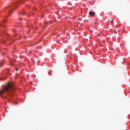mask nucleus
<instances>
[{
  "label": "nucleus",
  "mask_w": 130,
  "mask_h": 130,
  "mask_svg": "<svg viewBox=\"0 0 130 130\" xmlns=\"http://www.w3.org/2000/svg\"><path fill=\"white\" fill-rule=\"evenodd\" d=\"M14 89V88L12 84L10 83H8L3 89L0 90V95H2L4 93L5 91H6L8 93V95L12 97H13L12 91H13Z\"/></svg>",
  "instance_id": "f257e3e1"
},
{
  "label": "nucleus",
  "mask_w": 130,
  "mask_h": 130,
  "mask_svg": "<svg viewBox=\"0 0 130 130\" xmlns=\"http://www.w3.org/2000/svg\"><path fill=\"white\" fill-rule=\"evenodd\" d=\"M23 3V1H21L19 2H18L15 3L14 5V8H17L18 7L17 5L18 4H21L22 3Z\"/></svg>",
  "instance_id": "f03ea898"
},
{
  "label": "nucleus",
  "mask_w": 130,
  "mask_h": 130,
  "mask_svg": "<svg viewBox=\"0 0 130 130\" xmlns=\"http://www.w3.org/2000/svg\"><path fill=\"white\" fill-rule=\"evenodd\" d=\"M4 63L3 60H0V67L3 66V65Z\"/></svg>",
  "instance_id": "7ed1b4c3"
},
{
  "label": "nucleus",
  "mask_w": 130,
  "mask_h": 130,
  "mask_svg": "<svg viewBox=\"0 0 130 130\" xmlns=\"http://www.w3.org/2000/svg\"><path fill=\"white\" fill-rule=\"evenodd\" d=\"M89 14L92 16H93L95 14V13L94 12H92V11H90L89 12Z\"/></svg>",
  "instance_id": "20e7f679"
},
{
  "label": "nucleus",
  "mask_w": 130,
  "mask_h": 130,
  "mask_svg": "<svg viewBox=\"0 0 130 130\" xmlns=\"http://www.w3.org/2000/svg\"><path fill=\"white\" fill-rule=\"evenodd\" d=\"M25 10H23V12H19V14H20L21 13L22 15H24L25 14Z\"/></svg>",
  "instance_id": "39448f33"
},
{
  "label": "nucleus",
  "mask_w": 130,
  "mask_h": 130,
  "mask_svg": "<svg viewBox=\"0 0 130 130\" xmlns=\"http://www.w3.org/2000/svg\"><path fill=\"white\" fill-rule=\"evenodd\" d=\"M6 20H4L3 21V22H2V23H4V22H5ZM3 24V23H2L1 24V25H2V24Z\"/></svg>",
  "instance_id": "423d86ee"
},
{
  "label": "nucleus",
  "mask_w": 130,
  "mask_h": 130,
  "mask_svg": "<svg viewBox=\"0 0 130 130\" xmlns=\"http://www.w3.org/2000/svg\"><path fill=\"white\" fill-rule=\"evenodd\" d=\"M11 11V10L10 11V12H9V14L10 15L12 13H10V12Z\"/></svg>",
  "instance_id": "0eeeda50"
},
{
  "label": "nucleus",
  "mask_w": 130,
  "mask_h": 130,
  "mask_svg": "<svg viewBox=\"0 0 130 130\" xmlns=\"http://www.w3.org/2000/svg\"><path fill=\"white\" fill-rule=\"evenodd\" d=\"M111 23H113V21H112L111 22Z\"/></svg>",
  "instance_id": "6e6552de"
},
{
  "label": "nucleus",
  "mask_w": 130,
  "mask_h": 130,
  "mask_svg": "<svg viewBox=\"0 0 130 130\" xmlns=\"http://www.w3.org/2000/svg\"><path fill=\"white\" fill-rule=\"evenodd\" d=\"M61 17H59V19H60V18H61Z\"/></svg>",
  "instance_id": "1a4fd4ad"
},
{
  "label": "nucleus",
  "mask_w": 130,
  "mask_h": 130,
  "mask_svg": "<svg viewBox=\"0 0 130 130\" xmlns=\"http://www.w3.org/2000/svg\"><path fill=\"white\" fill-rule=\"evenodd\" d=\"M15 70L16 71H17V68H15Z\"/></svg>",
  "instance_id": "9d476101"
},
{
  "label": "nucleus",
  "mask_w": 130,
  "mask_h": 130,
  "mask_svg": "<svg viewBox=\"0 0 130 130\" xmlns=\"http://www.w3.org/2000/svg\"><path fill=\"white\" fill-rule=\"evenodd\" d=\"M7 8H5V9H6Z\"/></svg>",
  "instance_id": "9b49d317"
},
{
  "label": "nucleus",
  "mask_w": 130,
  "mask_h": 130,
  "mask_svg": "<svg viewBox=\"0 0 130 130\" xmlns=\"http://www.w3.org/2000/svg\"><path fill=\"white\" fill-rule=\"evenodd\" d=\"M3 43H5V42H3Z\"/></svg>",
  "instance_id": "f8f14e48"
}]
</instances>
